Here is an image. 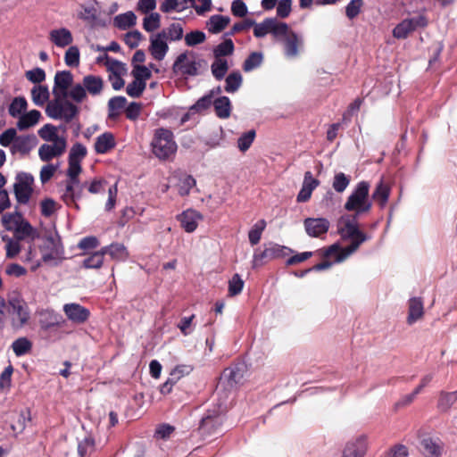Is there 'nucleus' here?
<instances>
[{"label": "nucleus", "mask_w": 457, "mask_h": 457, "mask_svg": "<svg viewBox=\"0 0 457 457\" xmlns=\"http://www.w3.org/2000/svg\"><path fill=\"white\" fill-rule=\"evenodd\" d=\"M63 312L67 318L76 324L85 323L90 316L89 310L79 303L64 304Z\"/></svg>", "instance_id": "15"}, {"label": "nucleus", "mask_w": 457, "mask_h": 457, "mask_svg": "<svg viewBox=\"0 0 457 457\" xmlns=\"http://www.w3.org/2000/svg\"><path fill=\"white\" fill-rule=\"evenodd\" d=\"M54 145L43 144L38 149V155L43 162H49L54 157L60 156L65 151V139L54 140Z\"/></svg>", "instance_id": "14"}, {"label": "nucleus", "mask_w": 457, "mask_h": 457, "mask_svg": "<svg viewBox=\"0 0 457 457\" xmlns=\"http://www.w3.org/2000/svg\"><path fill=\"white\" fill-rule=\"evenodd\" d=\"M27 105V101L24 97H15L9 106V114L12 117L16 118L26 110Z\"/></svg>", "instance_id": "51"}, {"label": "nucleus", "mask_w": 457, "mask_h": 457, "mask_svg": "<svg viewBox=\"0 0 457 457\" xmlns=\"http://www.w3.org/2000/svg\"><path fill=\"white\" fill-rule=\"evenodd\" d=\"M428 25V17L420 13L418 16L404 19L398 23L393 29V37L397 39H405L418 29H424Z\"/></svg>", "instance_id": "7"}, {"label": "nucleus", "mask_w": 457, "mask_h": 457, "mask_svg": "<svg viewBox=\"0 0 457 457\" xmlns=\"http://www.w3.org/2000/svg\"><path fill=\"white\" fill-rule=\"evenodd\" d=\"M214 96V90H211L207 95L204 96L196 101L191 107V110L195 112H202L208 109L213 104L212 98Z\"/></svg>", "instance_id": "57"}, {"label": "nucleus", "mask_w": 457, "mask_h": 457, "mask_svg": "<svg viewBox=\"0 0 457 457\" xmlns=\"http://www.w3.org/2000/svg\"><path fill=\"white\" fill-rule=\"evenodd\" d=\"M457 402V391H441L437 400V409L442 412H447Z\"/></svg>", "instance_id": "30"}, {"label": "nucleus", "mask_w": 457, "mask_h": 457, "mask_svg": "<svg viewBox=\"0 0 457 457\" xmlns=\"http://www.w3.org/2000/svg\"><path fill=\"white\" fill-rule=\"evenodd\" d=\"M12 348L16 356H22L31 350L32 344L28 338L20 337L12 343Z\"/></svg>", "instance_id": "47"}, {"label": "nucleus", "mask_w": 457, "mask_h": 457, "mask_svg": "<svg viewBox=\"0 0 457 457\" xmlns=\"http://www.w3.org/2000/svg\"><path fill=\"white\" fill-rule=\"evenodd\" d=\"M266 226L267 223L265 220L262 219L258 220L249 230L248 238L252 245H256L260 242L262 234L265 230Z\"/></svg>", "instance_id": "39"}, {"label": "nucleus", "mask_w": 457, "mask_h": 457, "mask_svg": "<svg viewBox=\"0 0 457 457\" xmlns=\"http://www.w3.org/2000/svg\"><path fill=\"white\" fill-rule=\"evenodd\" d=\"M196 185V181L191 175H185L179 179L178 184V191L179 195L187 196L190 194V191Z\"/></svg>", "instance_id": "45"}, {"label": "nucleus", "mask_w": 457, "mask_h": 457, "mask_svg": "<svg viewBox=\"0 0 457 457\" xmlns=\"http://www.w3.org/2000/svg\"><path fill=\"white\" fill-rule=\"evenodd\" d=\"M151 147L153 154L162 161L169 160L174 156L178 149L172 131L163 128L154 130Z\"/></svg>", "instance_id": "2"}, {"label": "nucleus", "mask_w": 457, "mask_h": 457, "mask_svg": "<svg viewBox=\"0 0 457 457\" xmlns=\"http://www.w3.org/2000/svg\"><path fill=\"white\" fill-rule=\"evenodd\" d=\"M73 75L70 71H57L54 76L53 95L54 97H68V90L72 86Z\"/></svg>", "instance_id": "11"}, {"label": "nucleus", "mask_w": 457, "mask_h": 457, "mask_svg": "<svg viewBox=\"0 0 457 457\" xmlns=\"http://www.w3.org/2000/svg\"><path fill=\"white\" fill-rule=\"evenodd\" d=\"M49 39L58 47L70 46L73 41L71 31L65 28L51 30Z\"/></svg>", "instance_id": "24"}, {"label": "nucleus", "mask_w": 457, "mask_h": 457, "mask_svg": "<svg viewBox=\"0 0 457 457\" xmlns=\"http://www.w3.org/2000/svg\"><path fill=\"white\" fill-rule=\"evenodd\" d=\"M225 91L227 93H235L242 86L243 77L238 71H232L225 79Z\"/></svg>", "instance_id": "37"}, {"label": "nucleus", "mask_w": 457, "mask_h": 457, "mask_svg": "<svg viewBox=\"0 0 457 457\" xmlns=\"http://www.w3.org/2000/svg\"><path fill=\"white\" fill-rule=\"evenodd\" d=\"M29 421H30L29 411H21L17 415L16 422L11 425V428L13 432L21 434L25 429Z\"/></svg>", "instance_id": "56"}, {"label": "nucleus", "mask_w": 457, "mask_h": 457, "mask_svg": "<svg viewBox=\"0 0 457 457\" xmlns=\"http://www.w3.org/2000/svg\"><path fill=\"white\" fill-rule=\"evenodd\" d=\"M98 14L99 12L95 6H83L79 17L91 25H95L98 18Z\"/></svg>", "instance_id": "54"}, {"label": "nucleus", "mask_w": 457, "mask_h": 457, "mask_svg": "<svg viewBox=\"0 0 457 457\" xmlns=\"http://www.w3.org/2000/svg\"><path fill=\"white\" fill-rule=\"evenodd\" d=\"M244 287V281L238 274H234L228 281V295L235 296L239 295Z\"/></svg>", "instance_id": "60"}, {"label": "nucleus", "mask_w": 457, "mask_h": 457, "mask_svg": "<svg viewBox=\"0 0 457 457\" xmlns=\"http://www.w3.org/2000/svg\"><path fill=\"white\" fill-rule=\"evenodd\" d=\"M223 423V417L216 411H208L201 420L199 431L203 436H211L220 430Z\"/></svg>", "instance_id": "12"}, {"label": "nucleus", "mask_w": 457, "mask_h": 457, "mask_svg": "<svg viewBox=\"0 0 457 457\" xmlns=\"http://www.w3.org/2000/svg\"><path fill=\"white\" fill-rule=\"evenodd\" d=\"M137 16L131 11L117 15L113 20V24L120 29H127L136 24Z\"/></svg>", "instance_id": "36"}, {"label": "nucleus", "mask_w": 457, "mask_h": 457, "mask_svg": "<svg viewBox=\"0 0 457 457\" xmlns=\"http://www.w3.org/2000/svg\"><path fill=\"white\" fill-rule=\"evenodd\" d=\"M104 254L101 250L93 253L83 260L85 269H100L104 263Z\"/></svg>", "instance_id": "38"}, {"label": "nucleus", "mask_w": 457, "mask_h": 457, "mask_svg": "<svg viewBox=\"0 0 457 457\" xmlns=\"http://www.w3.org/2000/svg\"><path fill=\"white\" fill-rule=\"evenodd\" d=\"M370 183L361 181L357 183L353 192L347 197L344 208L347 212H353L351 216L359 217L361 214L369 212L372 204L369 199Z\"/></svg>", "instance_id": "3"}, {"label": "nucleus", "mask_w": 457, "mask_h": 457, "mask_svg": "<svg viewBox=\"0 0 457 457\" xmlns=\"http://www.w3.org/2000/svg\"><path fill=\"white\" fill-rule=\"evenodd\" d=\"M38 237L39 234L37 230L26 220H24L23 222H21V224L13 231V237L17 241L29 240L33 242Z\"/></svg>", "instance_id": "22"}, {"label": "nucleus", "mask_w": 457, "mask_h": 457, "mask_svg": "<svg viewBox=\"0 0 457 457\" xmlns=\"http://www.w3.org/2000/svg\"><path fill=\"white\" fill-rule=\"evenodd\" d=\"M216 115L220 119H227L231 113V102L228 96H220L213 101Z\"/></svg>", "instance_id": "31"}, {"label": "nucleus", "mask_w": 457, "mask_h": 457, "mask_svg": "<svg viewBox=\"0 0 457 457\" xmlns=\"http://www.w3.org/2000/svg\"><path fill=\"white\" fill-rule=\"evenodd\" d=\"M79 113V108L73 103L64 100L63 103V111L62 114V119L65 120V122H70L76 117Z\"/></svg>", "instance_id": "58"}, {"label": "nucleus", "mask_w": 457, "mask_h": 457, "mask_svg": "<svg viewBox=\"0 0 457 457\" xmlns=\"http://www.w3.org/2000/svg\"><path fill=\"white\" fill-rule=\"evenodd\" d=\"M66 98L67 97H54V100L50 101L46 108L47 116L54 120L62 119L63 103Z\"/></svg>", "instance_id": "33"}, {"label": "nucleus", "mask_w": 457, "mask_h": 457, "mask_svg": "<svg viewBox=\"0 0 457 457\" xmlns=\"http://www.w3.org/2000/svg\"><path fill=\"white\" fill-rule=\"evenodd\" d=\"M367 450V442L365 436H359L353 441L345 445L343 450L342 457H363Z\"/></svg>", "instance_id": "21"}, {"label": "nucleus", "mask_w": 457, "mask_h": 457, "mask_svg": "<svg viewBox=\"0 0 457 457\" xmlns=\"http://www.w3.org/2000/svg\"><path fill=\"white\" fill-rule=\"evenodd\" d=\"M161 26V16L158 12H151L143 21V28L147 32H152Z\"/></svg>", "instance_id": "50"}, {"label": "nucleus", "mask_w": 457, "mask_h": 457, "mask_svg": "<svg viewBox=\"0 0 457 457\" xmlns=\"http://www.w3.org/2000/svg\"><path fill=\"white\" fill-rule=\"evenodd\" d=\"M31 97L36 105L42 106L49 98V91L46 86H35L31 89Z\"/></svg>", "instance_id": "42"}, {"label": "nucleus", "mask_w": 457, "mask_h": 457, "mask_svg": "<svg viewBox=\"0 0 457 457\" xmlns=\"http://www.w3.org/2000/svg\"><path fill=\"white\" fill-rule=\"evenodd\" d=\"M104 254H108L112 260L124 261L128 258L129 253L122 244L114 243L102 247Z\"/></svg>", "instance_id": "29"}, {"label": "nucleus", "mask_w": 457, "mask_h": 457, "mask_svg": "<svg viewBox=\"0 0 457 457\" xmlns=\"http://www.w3.org/2000/svg\"><path fill=\"white\" fill-rule=\"evenodd\" d=\"M116 145L114 136L111 132H105L98 136L95 142V151L97 154H104L113 149Z\"/></svg>", "instance_id": "23"}, {"label": "nucleus", "mask_w": 457, "mask_h": 457, "mask_svg": "<svg viewBox=\"0 0 457 457\" xmlns=\"http://www.w3.org/2000/svg\"><path fill=\"white\" fill-rule=\"evenodd\" d=\"M230 22V18L220 14L210 17L207 21L208 31L212 34H218L227 28Z\"/></svg>", "instance_id": "27"}, {"label": "nucleus", "mask_w": 457, "mask_h": 457, "mask_svg": "<svg viewBox=\"0 0 457 457\" xmlns=\"http://www.w3.org/2000/svg\"><path fill=\"white\" fill-rule=\"evenodd\" d=\"M424 314L423 302L421 298L412 297L409 300L407 323L411 325L421 319Z\"/></svg>", "instance_id": "25"}, {"label": "nucleus", "mask_w": 457, "mask_h": 457, "mask_svg": "<svg viewBox=\"0 0 457 457\" xmlns=\"http://www.w3.org/2000/svg\"><path fill=\"white\" fill-rule=\"evenodd\" d=\"M41 118V112L37 110H31L27 113L20 116L17 121V128L19 130H25L30 127L35 126Z\"/></svg>", "instance_id": "28"}, {"label": "nucleus", "mask_w": 457, "mask_h": 457, "mask_svg": "<svg viewBox=\"0 0 457 457\" xmlns=\"http://www.w3.org/2000/svg\"><path fill=\"white\" fill-rule=\"evenodd\" d=\"M284 54L287 58H295L303 46V40L294 30L283 39Z\"/></svg>", "instance_id": "17"}, {"label": "nucleus", "mask_w": 457, "mask_h": 457, "mask_svg": "<svg viewBox=\"0 0 457 457\" xmlns=\"http://www.w3.org/2000/svg\"><path fill=\"white\" fill-rule=\"evenodd\" d=\"M390 195V187L380 180L372 193L373 200L377 201L381 208L385 207Z\"/></svg>", "instance_id": "34"}, {"label": "nucleus", "mask_w": 457, "mask_h": 457, "mask_svg": "<svg viewBox=\"0 0 457 457\" xmlns=\"http://www.w3.org/2000/svg\"><path fill=\"white\" fill-rule=\"evenodd\" d=\"M320 185V180L313 178L311 171L304 173L303 182L300 192L297 195L296 201L298 203H305L309 201L312 191Z\"/></svg>", "instance_id": "20"}, {"label": "nucleus", "mask_w": 457, "mask_h": 457, "mask_svg": "<svg viewBox=\"0 0 457 457\" xmlns=\"http://www.w3.org/2000/svg\"><path fill=\"white\" fill-rule=\"evenodd\" d=\"M33 184L34 178L31 174L26 172L17 174L13 191L19 204H26L29 203L33 193Z\"/></svg>", "instance_id": "9"}, {"label": "nucleus", "mask_w": 457, "mask_h": 457, "mask_svg": "<svg viewBox=\"0 0 457 457\" xmlns=\"http://www.w3.org/2000/svg\"><path fill=\"white\" fill-rule=\"evenodd\" d=\"M235 46L231 39H225L219 44L213 50V55L216 59H223L222 57L231 55L234 52Z\"/></svg>", "instance_id": "43"}, {"label": "nucleus", "mask_w": 457, "mask_h": 457, "mask_svg": "<svg viewBox=\"0 0 457 457\" xmlns=\"http://www.w3.org/2000/svg\"><path fill=\"white\" fill-rule=\"evenodd\" d=\"M82 171V167L80 162L78 161H69V167L67 170V179L64 182H70V184H74L79 180V174Z\"/></svg>", "instance_id": "49"}, {"label": "nucleus", "mask_w": 457, "mask_h": 457, "mask_svg": "<svg viewBox=\"0 0 457 457\" xmlns=\"http://www.w3.org/2000/svg\"><path fill=\"white\" fill-rule=\"evenodd\" d=\"M363 6V0H352L345 6V15L348 19L353 20L356 18Z\"/></svg>", "instance_id": "61"}, {"label": "nucleus", "mask_w": 457, "mask_h": 457, "mask_svg": "<svg viewBox=\"0 0 457 457\" xmlns=\"http://www.w3.org/2000/svg\"><path fill=\"white\" fill-rule=\"evenodd\" d=\"M322 259L329 260L330 258H335V262H340L343 260H338L342 254L345 253V247L341 248L338 245L334 244L327 248H321L315 252Z\"/></svg>", "instance_id": "35"}, {"label": "nucleus", "mask_w": 457, "mask_h": 457, "mask_svg": "<svg viewBox=\"0 0 457 457\" xmlns=\"http://www.w3.org/2000/svg\"><path fill=\"white\" fill-rule=\"evenodd\" d=\"M82 84L88 94L97 96L104 88L103 79L96 75H87L83 78Z\"/></svg>", "instance_id": "26"}, {"label": "nucleus", "mask_w": 457, "mask_h": 457, "mask_svg": "<svg viewBox=\"0 0 457 457\" xmlns=\"http://www.w3.org/2000/svg\"><path fill=\"white\" fill-rule=\"evenodd\" d=\"M7 313L12 316L13 326L23 327L30 319L29 306L25 300L17 295L7 299Z\"/></svg>", "instance_id": "5"}, {"label": "nucleus", "mask_w": 457, "mask_h": 457, "mask_svg": "<svg viewBox=\"0 0 457 457\" xmlns=\"http://www.w3.org/2000/svg\"><path fill=\"white\" fill-rule=\"evenodd\" d=\"M303 226L308 236L320 237L328 231L330 222L326 218H306Z\"/></svg>", "instance_id": "13"}, {"label": "nucleus", "mask_w": 457, "mask_h": 457, "mask_svg": "<svg viewBox=\"0 0 457 457\" xmlns=\"http://www.w3.org/2000/svg\"><path fill=\"white\" fill-rule=\"evenodd\" d=\"M245 371L243 363H235L226 368L220 377L217 388L221 387L228 392L236 390L243 380Z\"/></svg>", "instance_id": "6"}, {"label": "nucleus", "mask_w": 457, "mask_h": 457, "mask_svg": "<svg viewBox=\"0 0 457 457\" xmlns=\"http://www.w3.org/2000/svg\"><path fill=\"white\" fill-rule=\"evenodd\" d=\"M37 142V140L35 135H17L14 144L11 146V152L12 154L19 153L21 155H26L36 146Z\"/></svg>", "instance_id": "19"}, {"label": "nucleus", "mask_w": 457, "mask_h": 457, "mask_svg": "<svg viewBox=\"0 0 457 457\" xmlns=\"http://www.w3.org/2000/svg\"><path fill=\"white\" fill-rule=\"evenodd\" d=\"M68 97L76 103H81L87 97V91L83 84H76L68 90Z\"/></svg>", "instance_id": "62"}, {"label": "nucleus", "mask_w": 457, "mask_h": 457, "mask_svg": "<svg viewBox=\"0 0 457 457\" xmlns=\"http://www.w3.org/2000/svg\"><path fill=\"white\" fill-rule=\"evenodd\" d=\"M24 220L23 215L20 212H14L4 214L2 223L6 230L13 233L16 228L19 227Z\"/></svg>", "instance_id": "32"}, {"label": "nucleus", "mask_w": 457, "mask_h": 457, "mask_svg": "<svg viewBox=\"0 0 457 457\" xmlns=\"http://www.w3.org/2000/svg\"><path fill=\"white\" fill-rule=\"evenodd\" d=\"M146 83L135 79L127 86L126 92L130 97H139L145 91Z\"/></svg>", "instance_id": "53"}, {"label": "nucleus", "mask_w": 457, "mask_h": 457, "mask_svg": "<svg viewBox=\"0 0 457 457\" xmlns=\"http://www.w3.org/2000/svg\"><path fill=\"white\" fill-rule=\"evenodd\" d=\"M292 253L293 250L289 247L270 242L264 245L262 251H255L253 257V267H261L272 260L284 258Z\"/></svg>", "instance_id": "4"}, {"label": "nucleus", "mask_w": 457, "mask_h": 457, "mask_svg": "<svg viewBox=\"0 0 457 457\" xmlns=\"http://www.w3.org/2000/svg\"><path fill=\"white\" fill-rule=\"evenodd\" d=\"M165 39H167V34L165 30H162L157 33L155 36L151 37L149 51L153 57L157 61H162L169 50V46L165 42Z\"/></svg>", "instance_id": "16"}, {"label": "nucleus", "mask_w": 457, "mask_h": 457, "mask_svg": "<svg viewBox=\"0 0 457 457\" xmlns=\"http://www.w3.org/2000/svg\"><path fill=\"white\" fill-rule=\"evenodd\" d=\"M64 61L67 66L77 67L79 64V51L77 46H70L65 53Z\"/></svg>", "instance_id": "59"}, {"label": "nucleus", "mask_w": 457, "mask_h": 457, "mask_svg": "<svg viewBox=\"0 0 457 457\" xmlns=\"http://www.w3.org/2000/svg\"><path fill=\"white\" fill-rule=\"evenodd\" d=\"M292 29L286 22H278L275 18H272L270 34L276 38L283 37V39L291 32Z\"/></svg>", "instance_id": "48"}, {"label": "nucleus", "mask_w": 457, "mask_h": 457, "mask_svg": "<svg viewBox=\"0 0 457 457\" xmlns=\"http://www.w3.org/2000/svg\"><path fill=\"white\" fill-rule=\"evenodd\" d=\"M272 18H267L261 23H255L253 27V35L255 37H263L270 33Z\"/></svg>", "instance_id": "55"}, {"label": "nucleus", "mask_w": 457, "mask_h": 457, "mask_svg": "<svg viewBox=\"0 0 457 457\" xmlns=\"http://www.w3.org/2000/svg\"><path fill=\"white\" fill-rule=\"evenodd\" d=\"M358 217L344 215L337 223V231L344 240H351V244L345 247V253L338 260H345L354 253L360 245L367 240V235L359 229Z\"/></svg>", "instance_id": "1"}, {"label": "nucleus", "mask_w": 457, "mask_h": 457, "mask_svg": "<svg viewBox=\"0 0 457 457\" xmlns=\"http://www.w3.org/2000/svg\"><path fill=\"white\" fill-rule=\"evenodd\" d=\"M202 62H204V61H196L194 53L185 52L176 58L172 71L175 74L182 76H196L199 73L198 69Z\"/></svg>", "instance_id": "8"}, {"label": "nucleus", "mask_w": 457, "mask_h": 457, "mask_svg": "<svg viewBox=\"0 0 457 457\" xmlns=\"http://www.w3.org/2000/svg\"><path fill=\"white\" fill-rule=\"evenodd\" d=\"M351 182V177L345 175L344 172H337L335 174L332 187L337 193H343Z\"/></svg>", "instance_id": "46"}, {"label": "nucleus", "mask_w": 457, "mask_h": 457, "mask_svg": "<svg viewBox=\"0 0 457 457\" xmlns=\"http://www.w3.org/2000/svg\"><path fill=\"white\" fill-rule=\"evenodd\" d=\"M421 445L429 454V457H441L443 453V445L432 438L423 439Z\"/></svg>", "instance_id": "40"}, {"label": "nucleus", "mask_w": 457, "mask_h": 457, "mask_svg": "<svg viewBox=\"0 0 457 457\" xmlns=\"http://www.w3.org/2000/svg\"><path fill=\"white\" fill-rule=\"evenodd\" d=\"M85 186L86 183H81L80 180L77 181L74 184H70V182H64V190L61 195L62 201L67 206L74 207L77 210H79L78 201H79L83 196V189Z\"/></svg>", "instance_id": "10"}, {"label": "nucleus", "mask_w": 457, "mask_h": 457, "mask_svg": "<svg viewBox=\"0 0 457 457\" xmlns=\"http://www.w3.org/2000/svg\"><path fill=\"white\" fill-rule=\"evenodd\" d=\"M205 34L200 30H195L185 36V42L188 46H194L205 41Z\"/></svg>", "instance_id": "64"}, {"label": "nucleus", "mask_w": 457, "mask_h": 457, "mask_svg": "<svg viewBox=\"0 0 457 457\" xmlns=\"http://www.w3.org/2000/svg\"><path fill=\"white\" fill-rule=\"evenodd\" d=\"M39 137L46 141L62 139L56 134V128L52 124H46L38 130Z\"/></svg>", "instance_id": "63"}, {"label": "nucleus", "mask_w": 457, "mask_h": 457, "mask_svg": "<svg viewBox=\"0 0 457 457\" xmlns=\"http://www.w3.org/2000/svg\"><path fill=\"white\" fill-rule=\"evenodd\" d=\"M263 61V55L260 52H253L245 60L243 63V70L245 72H249L261 66Z\"/></svg>", "instance_id": "44"}, {"label": "nucleus", "mask_w": 457, "mask_h": 457, "mask_svg": "<svg viewBox=\"0 0 457 457\" xmlns=\"http://www.w3.org/2000/svg\"><path fill=\"white\" fill-rule=\"evenodd\" d=\"M202 219V214L192 209H187L177 216L181 228L187 233L194 232L197 228L198 221Z\"/></svg>", "instance_id": "18"}, {"label": "nucleus", "mask_w": 457, "mask_h": 457, "mask_svg": "<svg viewBox=\"0 0 457 457\" xmlns=\"http://www.w3.org/2000/svg\"><path fill=\"white\" fill-rule=\"evenodd\" d=\"M211 71L212 76L217 80H221L224 79L226 73L228 71V63L226 59H216L211 65Z\"/></svg>", "instance_id": "41"}, {"label": "nucleus", "mask_w": 457, "mask_h": 457, "mask_svg": "<svg viewBox=\"0 0 457 457\" xmlns=\"http://www.w3.org/2000/svg\"><path fill=\"white\" fill-rule=\"evenodd\" d=\"M256 137V132L254 129H251L245 133H243L241 137L237 139V147L241 152L247 151L252 145L254 138Z\"/></svg>", "instance_id": "52"}]
</instances>
